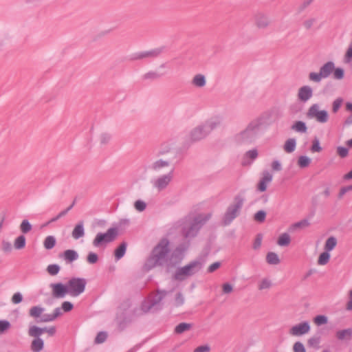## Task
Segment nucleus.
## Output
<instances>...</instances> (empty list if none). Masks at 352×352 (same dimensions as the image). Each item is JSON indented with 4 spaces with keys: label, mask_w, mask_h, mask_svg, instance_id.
<instances>
[{
    "label": "nucleus",
    "mask_w": 352,
    "mask_h": 352,
    "mask_svg": "<svg viewBox=\"0 0 352 352\" xmlns=\"http://www.w3.org/2000/svg\"><path fill=\"white\" fill-rule=\"evenodd\" d=\"M169 241L167 239H162L153 248L151 255L146 262V267L148 269L153 268L158 265L167 264L169 267H173L179 264L182 258V250L176 248L168 258V254L170 252Z\"/></svg>",
    "instance_id": "1"
},
{
    "label": "nucleus",
    "mask_w": 352,
    "mask_h": 352,
    "mask_svg": "<svg viewBox=\"0 0 352 352\" xmlns=\"http://www.w3.org/2000/svg\"><path fill=\"white\" fill-rule=\"evenodd\" d=\"M261 126L262 122L261 119L252 120L243 129L234 135V142L239 145L254 144L260 136Z\"/></svg>",
    "instance_id": "2"
},
{
    "label": "nucleus",
    "mask_w": 352,
    "mask_h": 352,
    "mask_svg": "<svg viewBox=\"0 0 352 352\" xmlns=\"http://www.w3.org/2000/svg\"><path fill=\"white\" fill-rule=\"evenodd\" d=\"M212 213L199 214L196 217H186L183 220L182 232L185 238L195 237L201 227L210 219Z\"/></svg>",
    "instance_id": "3"
},
{
    "label": "nucleus",
    "mask_w": 352,
    "mask_h": 352,
    "mask_svg": "<svg viewBox=\"0 0 352 352\" xmlns=\"http://www.w3.org/2000/svg\"><path fill=\"white\" fill-rule=\"evenodd\" d=\"M244 201V198L241 195H237L234 198L233 201L228 206L222 217V226H229L238 216H239Z\"/></svg>",
    "instance_id": "4"
},
{
    "label": "nucleus",
    "mask_w": 352,
    "mask_h": 352,
    "mask_svg": "<svg viewBox=\"0 0 352 352\" xmlns=\"http://www.w3.org/2000/svg\"><path fill=\"white\" fill-rule=\"evenodd\" d=\"M203 267L201 261L196 260L190 262L182 267L177 269L173 278L177 281H184L188 277H190L199 272Z\"/></svg>",
    "instance_id": "5"
},
{
    "label": "nucleus",
    "mask_w": 352,
    "mask_h": 352,
    "mask_svg": "<svg viewBox=\"0 0 352 352\" xmlns=\"http://www.w3.org/2000/svg\"><path fill=\"white\" fill-rule=\"evenodd\" d=\"M168 294L169 292L166 290H157L156 295L150 300L144 301L139 307L133 310V315L136 317H139L148 313L153 307L159 304Z\"/></svg>",
    "instance_id": "6"
},
{
    "label": "nucleus",
    "mask_w": 352,
    "mask_h": 352,
    "mask_svg": "<svg viewBox=\"0 0 352 352\" xmlns=\"http://www.w3.org/2000/svg\"><path fill=\"white\" fill-rule=\"evenodd\" d=\"M118 235V230L116 228H111L105 233L99 232L96 234L92 241L95 248L105 246L107 243L113 241Z\"/></svg>",
    "instance_id": "7"
},
{
    "label": "nucleus",
    "mask_w": 352,
    "mask_h": 352,
    "mask_svg": "<svg viewBox=\"0 0 352 352\" xmlns=\"http://www.w3.org/2000/svg\"><path fill=\"white\" fill-rule=\"evenodd\" d=\"M307 117L309 119L315 120L320 124L327 123L329 119V115L327 110L321 109L318 104H311L307 112Z\"/></svg>",
    "instance_id": "8"
},
{
    "label": "nucleus",
    "mask_w": 352,
    "mask_h": 352,
    "mask_svg": "<svg viewBox=\"0 0 352 352\" xmlns=\"http://www.w3.org/2000/svg\"><path fill=\"white\" fill-rule=\"evenodd\" d=\"M87 281L83 278H72L67 284L69 294L77 297L85 292Z\"/></svg>",
    "instance_id": "9"
},
{
    "label": "nucleus",
    "mask_w": 352,
    "mask_h": 352,
    "mask_svg": "<svg viewBox=\"0 0 352 352\" xmlns=\"http://www.w3.org/2000/svg\"><path fill=\"white\" fill-rule=\"evenodd\" d=\"M173 179V170H170L166 174L158 176L151 180L153 187L158 192L164 190L171 183Z\"/></svg>",
    "instance_id": "10"
},
{
    "label": "nucleus",
    "mask_w": 352,
    "mask_h": 352,
    "mask_svg": "<svg viewBox=\"0 0 352 352\" xmlns=\"http://www.w3.org/2000/svg\"><path fill=\"white\" fill-rule=\"evenodd\" d=\"M253 20L254 25L258 30H267L272 23L271 17L262 11L256 12L253 16Z\"/></svg>",
    "instance_id": "11"
},
{
    "label": "nucleus",
    "mask_w": 352,
    "mask_h": 352,
    "mask_svg": "<svg viewBox=\"0 0 352 352\" xmlns=\"http://www.w3.org/2000/svg\"><path fill=\"white\" fill-rule=\"evenodd\" d=\"M310 331L309 322L305 321L293 326L289 329V334L293 336H300L307 333Z\"/></svg>",
    "instance_id": "12"
},
{
    "label": "nucleus",
    "mask_w": 352,
    "mask_h": 352,
    "mask_svg": "<svg viewBox=\"0 0 352 352\" xmlns=\"http://www.w3.org/2000/svg\"><path fill=\"white\" fill-rule=\"evenodd\" d=\"M52 296L56 298H63L66 294H69L68 287L63 283H52L50 285Z\"/></svg>",
    "instance_id": "13"
},
{
    "label": "nucleus",
    "mask_w": 352,
    "mask_h": 352,
    "mask_svg": "<svg viewBox=\"0 0 352 352\" xmlns=\"http://www.w3.org/2000/svg\"><path fill=\"white\" fill-rule=\"evenodd\" d=\"M208 134L207 129H206L203 124L197 126L191 131L190 138L193 142H197L205 138Z\"/></svg>",
    "instance_id": "14"
},
{
    "label": "nucleus",
    "mask_w": 352,
    "mask_h": 352,
    "mask_svg": "<svg viewBox=\"0 0 352 352\" xmlns=\"http://www.w3.org/2000/svg\"><path fill=\"white\" fill-rule=\"evenodd\" d=\"M313 96V89L309 85L300 87L297 93V98L302 102H307Z\"/></svg>",
    "instance_id": "15"
},
{
    "label": "nucleus",
    "mask_w": 352,
    "mask_h": 352,
    "mask_svg": "<svg viewBox=\"0 0 352 352\" xmlns=\"http://www.w3.org/2000/svg\"><path fill=\"white\" fill-rule=\"evenodd\" d=\"M223 123V117L221 116L217 115L211 117L210 119L207 120L204 123V126L206 129H207L208 133H210L212 131L220 126Z\"/></svg>",
    "instance_id": "16"
},
{
    "label": "nucleus",
    "mask_w": 352,
    "mask_h": 352,
    "mask_svg": "<svg viewBox=\"0 0 352 352\" xmlns=\"http://www.w3.org/2000/svg\"><path fill=\"white\" fill-rule=\"evenodd\" d=\"M258 153L256 148H253L245 152L242 160L243 166H249L257 158Z\"/></svg>",
    "instance_id": "17"
},
{
    "label": "nucleus",
    "mask_w": 352,
    "mask_h": 352,
    "mask_svg": "<svg viewBox=\"0 0 352 352\" xmlns=\"http://www.w3.org/2000/svg\"><path fill=\"white\" fill-rule=\"evenodd\" d=\"M273 176L268 171L263 173L262 177L258 184L257 189L261 192H264L267 189V184L272 181Z\"/></svg>",
    "instance_id": "18"
},
{
    "label": "nucleus",
    "mask_w": 352,
    "mask_h": 352,
    "mask_svg": "<svg viewBox=\"0 0 352 352\" xmlns=\"http://www.w3.org/2000/svg\"><path fill=\"white\" fill-rule=\"evenodd\" d=\"M170 164L171 160H170L159 159L150 165V169L155 173H159L163 168L169 166Z\"/></svg>",
    "instance_id": "19"
},
{
    "label": "nucleus",
    "mask_w": 352,
    "mask_h": 352,
    "mask_svg": "<svg viewBox=\"0 0 352 352\" xmlns=\"http://www.w3.org/2000/svg\"><path fill=\"white\" fill-rule=\"evenodd\" d=\"M336 338L340 341L349 342L352 339V329L348 328L338 331Z\"/></svg>",
    "instance_id": "20"
},
{
    "label": "nucleus",
    "mask_w": 352,
    "mask_h": 352,
    "mask_svg": "<svg viewBox=\"0 0 352 352\" xmlns=\"http://www.w3.org/2000/svg\"><path fill=\"white\" fill-rule=\"evenodd\" d=\"M192 86L197 88H202L206 85V78L204 74H197L193 76L191 80Z\"/></svg>",
    "instance_id": "21"
},
{
    "label": "nucleus",
    "mask_w": 352,
    "mask_h": 352,
    "mask_svg": "<svg viewBox=\"0 0 352 352\" xmlns=\"http://www.w3.org/2000/svg\"><path fill=\"white\" fill-rule=\"evenodd\" d=\"M335 64L332 61L324 63L320 68V72L324 78H328L334 70Z\"/></svg>",
    "instance_id": "22"
},
{
    "label": "nucleus",
    "mask_w": 352,
    "mask_h": 352,
    "mask_svg": "<svg viewBox=\"0 0 352 352\" xmlns=\"http://www.w3.org/2000/svg\"><path fill=\"white\" fill-rule=\"evenodd\" d=\"M62 314L60 308L57 307L54 309L52 314H44L43 315L38 322H48L54 321L56 318Z\"/></svg>",
    "instance_id": "23"
},
{
    "label": "nucleus",
    "mask_w": 352,
    "mask_h": 352,
    "mask_svg": "<svg viewBox=\"0 0 352 352\" xmlns=\"http://www.w3.org/2000/svg\"><path fill=\"white\" fill-rule=\"evenodd\" d=\"M72 236L74 239H78L85 236V229H84L82 221L78 223L75 226V227L72 232Z\"/></svg>",
    "instance_id": "24"
},
{
    "label": "nucleus",
    "mask_w": 352,
    "mask_h": 352,
    "mask_svg": "<svg viewBox=\"0 0 352 352\" xmlns=\"http://www.w3.org/2000/svg\"><path fill=\"white\" fill-rule=\"evenodd\" d=\"M44 348V341L41 338H34L30 344L32 352H41Z\"/></svg>",
    "instance_id": "25"
},
{
    "label": "nucleus",
    "mask_w": 352,
    "mask_h": 352,
    "mask_svg": "<svg viewBox=\"0 0 352 352\" xmlns=\"http://www.w3.org/2000/svg\"><path fill=\"white\" fill-rule=\"evenodd\" d=\"M43 333H44V327L32 325L28 329V335L34 338H41L40 336Z\"/></svg>",
    "instance_id": "26"
},
{
    "label": "nucleus",
    "mask_w": 352,
    "mask_h": 352,
    "mask_svg": "<svg viewBox=\"0 0 352 352\" xmlns=\"http://www.w3.org/2000/svg\"><path fill=\"white\" fill-rule=\"evenodd\" d=\"M45 308L41 306H33L29 310V316L33 318H38L42 316Z\"/></svg>",
    "instance_id": "27"
},
{
    "label": "nucleus",
    "mask_w": 352,
    "mask_h": 352,
    "mask_svg": "<svg viewBox=\"0 0 352 352\" xmlns=\"http://www.w3.org/2000/svg\"><path fill=\"white\" fill-rule=\"evenodd\" d=\"M291 129L301 133H305L307 131V126L303 121H296L291 126Z\"/></svg>",
    "instance_id": "28"
},
{
    "label": "nucleus",
    "mask_w": 352,
    "mask_h": 352,
    "mask_svg": "<svg viewBox=\"0 0 352 352\" xmlns=\"http://www.w3.org/2000/svg\"><path fill=\"white\" fill-rule=\"evenodd\" d=\"M296 147V140L294 138H289L283 145L284 151L287 153L294 152Z\"/></svg>",
    "instance_id": "29"
},
{
    "label": "nucleus",
    "mask_w": 352,
    "mask_h": 352,
    "mask_svg": "<svg viewBox=\"0 0 352 352\" xmlns=\"http://www.w3.org/2000/svg\"><path fill=\"white\" fill-rule=\"evenodd\" d=\"M112 139V135L109 132H102L98 137V141L102 146L108 144Z\"/></svg>",
    "instance_id": "30"
},
{
    "label": "nucleus",
    "mask_w": 352,
    "mask_h": 352,
    "mask_svg": "<svg viewBox=\"0 0 352 352\" xmlns=\"http://www.w3.org/2000/svg\"><path fill=\"white\" fill-rule=\"evenodd\" d=\"M173 150V144L171 142H164L162 144L160 151L158 152L159 155H164L172 153Z\"/></svg>",
    "instance_id": "31"
},
{
    "label": "nucleus",
    "mask_w": 352,
    "mask_h": 352,
    "mask_svg": "<svg viewBox=\"0 0 352 352\" xmlns=\"http://www.w3.org/2000/svg\"><path fill=\"white\" fill-rule=\"evenodd\" d=\"M63 256L67 262L72 263L78 258V254L75 250H67L64 252Z\"/></svg>",
    "instance_id": "32"
},
{
    "label": "nucleus",
    "mask_w": 352,
    "mask_h": 352,
    "mask_svg": "<svg viewBox=\"0 0 352 352\" xmlns=\"http://www.w3.org/2000/svg\"><path fill=\"white\" fill-rule=\"evenodd\" d=\"M337 245V239L335 236L329 237L324 243V250L327 252L332 251Z\"/></svg>",
    "instance_id": "33"
},
{
    "label": "nucleus",
    "mask_w": 352,
    "mask_h": 352,
    "mask_svg": "<svg viewBox=\"0 0 352 352\" xmlns=\"http://www.w3.org/2000/svg\"><path fill=\"white\" fill-rule=\"evenodd\" d=\"M266 261L270 265H278L280 263L278 256L275 252H268L266 256Z\"/></svg>",
    "instance_id": "34"
},
{
    "label": "nucleus",
    "mask_w": 352,
    "mask_h": 352,
    "mask_svg": "<svg viewBox=\"0 0 352 352\" xmlns=\"http://www.w3.org/2000/svg\"><path fill=\"white\" fill-rule=\"evenodd\" d=\"M291 242L290 236L287 233L281 234L277 241L279 246H287Z\"/></svg>",
    "instance_id": "35"
},
{
    "label": "nucleus",
    "mask_w": 352,
    "mask_h": 352,
    "mask_svg": "<svg viewBox=\"0 0 352 352\" xmlns=\"http://www.w3.org/2000/svg\"><path fill=\"white\" fill-rule=\"evenodd\" d=\"M309 226L310 223L307 219H302L298 222L292 224L289 228V230L293 231L296 229H303L309 227Z\"/></svg>",
    "instance_id": "36"
},
{
    "label": "nucleus",
    "mask_w": 352,
    "mask_h": 352,
    "mask_svg": "<svg viewBox=\"0 0 352 352\" xmlns=\"http://www.w3.org/2000/svg\"><path fill=\"white\" fill-rule=\"evenodd\" d=\"M25 237L24 235H20L16 237L14 241V248L16 250L23 249L25 246Z\"/></svg>",
    "instance_id": "37"
},
{
    "label": "nucleus",
    "mask_w": 352,
    "mask_h": 352,
    "mask_svg": "<svg viewBox=\"0 0 352 352\" xmlns=\"http://www.w3.org/2000/svg\"><path fill=\"white\" fill-rule=\"evenodd\" d=\"M126 245H127L125 242H122L115 250V256L117 260H119L124 256L126 252Z\"/></svg>",
    "instance_id": "38"
},
{
    "label": "nucleus",
    "mask_w": 352,
    "mask_h": 352,
    "mask_svg": "<svg viewBox=\"0 0 352 352\" xmlns=\"http://www.w3.org/2000/svg\"><path fill=\"white\" fill-rule=\"evenodd\" d=\"M192 327V324L190 323L182 322L175 327V332L178 334H181L185 331L190 330Z\"/></svg>",
    "instance_id": "39"
},
{
    "label": "nucleus",
    "mask_w": 352,
    "mask_h": 352,
    "mask_svg": "<svg viewBox=\"0 0 352 352\" xmlns=\"http://www.w3.org/2000/svg\"><path fill=\"white\" fill-rule=\"evenodd\" d=\"M163 51V47L161 48H157L155 50H153L149 52H143L139 56V58H142L144 57L151 56V57H155L160 55Z\"/></svg>",
    "instance_id": "40"
},
{
    "label": "nucleus",
    "mask_w": 352,
    "mask_h": 352,
    "mask_svg": "<svg viewBox=\"0 0 352 352\" xmlns=\"http://www.w3.org/2000/svg\"><path fill=\"white\" fill-rule=\"evenodd\" d=\"M330 257L331 255L329 252L324 250V252L320 254L318 260V264L320 265H326L329 261Z\"/></svg>",
    "instance_id": "41"
},
{
    "label": "nucleus",
    "mask_w": 352,
    "mask_h": 352,
    "mask_svg": "<svg viewBox=\"0 0 352 352\" xmlns=\"http://www.w3.org/2000/svg\"><path fill=\"white\" fill-rule=\"evenodd\" d=\"M56 245V239L53 236H47L44 241H43V245L45 249L47 250H51Z\"/></svg>",
    "instance_id": "42"
},
{
    "label": "nucleus",
    "mask_w": 352,
    "mask_h": 352,
    "mask_svg": "<svg viewBox=\"0 0 352 352\" xmlns=\"http://www.w3.org/2000/svg\"><path fill=\"white\" fill-rule=\"evenodd\" d=\"M20 230L23 234H27L32 229V226L27 219H23L20 224Z\"/></svg>",
    "instance_id": "43"
},
{
    "label": "nucleus",
    "mask_w": 352,
    "mask_h": 352,
    "mask_svg": "<svg viewBox=\"0 0 352 352\" xmlns=\"http://www.w3.org/2000/svg\"><path fill=\"white\" fill-rule=\"evenodd\" d=\"M308 78L310 81L316 83H320L322 78H324L320 72L318 73L310 72Z\"/></svg>",
    "instance_id": "44"
},
{
    "label": "nucleus",
    "mask_w": 352,
    "mask_h": 352,
    "mask_svg": "<svg viewBox=\"0 0 352 352\" xmlns=\"http://www.w3.org/2000/svg\"><path fill=\"white\" fill-rule=\"evenodd\" d=\"M311 163V159L305 155L300 156L298 160V165L300 168H305L309 165Z\"/></svg>",
    "instance_id": "45"
},
{
    "label": "nucleus",
    "mask_w": 352,
    "mask_h": 352,
    "mask_svg": "<svg viewBox=\"0 0 352 352\" xmlns=\"http://www.w3.org/2000/svg\"><path fill=\"white\" fill-rule=\"evenodd\" d=\"M333 77L336 80H342L344 78V71L341 67H337L336 68L334 67V70L333 71Z\"/></svg>",
    "instance_id": "46"
},
{
    "label": "nucleus",
    "mask_w": 352,
    "mask_h": 352,
    "mask_svg": "<svg viewBox=\"0 0 352 352\" xmlns=\"http://www.w3.org/2000/svg\"><path fill=\"white\" fill-rule=\"evenodd\" d=\"M272 286V282L268 278H263L258 286L259 290L270 289Z\"/></svg>",
    "instance_id": "47"
},
{
    "label": "nucleus",
    "mask_w": 352,
    "mask_h": 352,
    "mask_svg": "<svg viewBox=\"0 0 352 352\" xmlns=\"http://www.w3.org/2000/svg\"><path fill=\"white\" fill-rule=\"evenodd\" d=\"M343 99L340 97L337 98L335 100H333L332 103V112L336 113L338 111L340 108L341 107L343 103Z\"/></svg>",
    "instance_id": "48"
},
{
    "label": "nucleus",
    "mask_w": 352,
    "mask_h": 352,
    "mask_svg": "<svg viewBox=\"0 0 352 352\" xmlns=\"http://www.w3.org/2000/svg\"><path fill=\"white\" fill-rule=\"evenodd\" d=\"M60 266L57 264L49 265L47 267V272L52 276H55L60 271Z\"/></svg>",
    "instance_id": "49"
},
{
    "label": "nucleus",
    "mask_w": 352,
    "mask_h": 352,
    "mask_svg": "<svg viewBox=\"0 0 352 352\" xmlns=\"http://www.w3.org/2000/svg\"><path fill=\"white\" fill-rule=\"evenodd\" d=\"M322 147L320 144V141L317 138H315L312 141V146L311 147V151L312 153H319L322 151Z\"/></svg>",
    "instance_id": "50"
},
{
    "label": "nucleus",
    "mask_w": 352,
    "mask_h": 352,
    "mask_svg": "<svg viewBox=\"0 0 352 352\" xmlns=\"http://www.w3.org/2000/svg\"><path fill=\"white\" fill-rule=\"evenodd\" d=\"M316 23V18H309L303 21L302 25L306 30H309L315 25Z\"/></svg>",
    "instance_id": "51"
},
{
    "label": "nucleus",
    "mask_w": 352,
    "mask_h": 352,
    "mask_svg": "<svg viewBox=\"0 0 352 352\" xmlns=\"http://www.w3.org/2000/svg\"><path fill=\"white\" fill-rule=\"evenodd\" d=\"M352 60V39L344 55V61L349 63Z\"/></svg>",
    "instance_id": "52"
},
{
    "label": "nucleus",
    "mask_w": 352,
    "mask_h": 352,
    "mask_svg": "<svg viewBox=\"0 0 352 352\" xmlns=\"http://www.w3.org/2000/svg\"><path fill=\"white\" fill-rule=\"evenodd\" d=\"M314 323L318 325H322L327 323V317L323 315H318L316 316L314 319Z\"/></svg>",
    "instance_id": "53"
},
{
    "label": "nucleus",
    "mask_w": 352,
    "mask_h": 352,
    "mask_svg": "<svg viewBox=\"0 0 352 352\" xmlns=\"http://www.w3.org/2000/svg\"><path fill=\"white\" fill-rule=\"evenodd\" d=\"M185 298L184 295L181 292L177 293L175 298V306L180 307L184 304Z\"/></svg>",
    "instance_id": "54"
},
{
    "label": "nucleus",
    "mask_w": 352,
    "mask_h": 352,
    "mask_svg": "<svg viewBox=\"0 0 352 352\" xmlns=\"http://www.w3.org/2000/svg\"><path fill=\"white\" fill-rule=\"evenodd\" d=\"M11 327V324L8 320H0V333H3Z\"/></svg>",
    "instance_id": "55"
},
{
    "label": "nucleus",
    "mask_w": 352,
    "mask_h": 352,
    "mask_svg": "<svg viewBox=\"0 0 352 352\" xmlns=\"http://www.w3.org/2000/svg\"><path fill=\"white\" fill-rule=\"evenodd\" d=\"M266 217V212L264 210H259L254 214V219L257 222H263Z\"/></svg>",
    "instance_id": "56"
},
{
    "label": "nucleus",
    "mask_w": 352,
    "mask_h": 352,
    "mask_svg": "<svg viewBox=\"0 0 352 352\" xmlns=\"http://www.w3.org/2000/svg\"><path fill=\"white\" fill-rule=\"evenodd\" d=\"M98 256L97 255V254L92 252H89V254H87V261L88 263L95 264L98 262Z\"/></svg>",
    "instance_id": "57"
},
{
    "label": "nucleus",
    "mask_w": 352,
    "mask_h": 352,
    "mask_svg": "<svg viewBox=\"0 0 352 352\" xmlns=\"http://www.w3.org/2000/svg\"><path fill=\"white\" fill-rule=\"evenodd\" d=\"M107 338V334L104 331H100L99 332L96 338H95V342L96 344H101L103 343Z\"/></svg>",
    "instance_id": "58"
},
{
    "label": "nucleus",
    "mask_w": 352,
    "mask_h": 352,
    "mask_svg": "<svg viewBox=\"0 0 352 352\" xmlns=\"http://www.w3.org/2000/svg\"><path fill=\"white\" fill-rule=\"evenodd\" d=\"M1 250L5 253H10L12 250V245L10 242L7 241H2L1 242Z\"/></svg>",
    "instance_id": "59"
},
{
    "label": "nucleus",
    "mask_w": 352,
    "mask_h": 352,
    "mask_svg": "<svg viewBox=\"0 0 352 352\" xmlns=\"http://www.w3.org/2000/svg\"><path fill=\"white\" fill-rule=\"evenodd\" d=\"M134 207L136 210H138L139 212H142L146 209V204L142 200H137L134 203Z\"/></svg>",
    "instance_id": "60"
},
{
    "label": "nucleus",
    "mask_w": 352,
    "mask_h": 352,
    "mask_svg": "<svg viewBox=\"0 0 352 352\" xmlns=\"http://www.w3.org/2000/svg\"><path fill=\"white\" fill-rule=\"evenodd\" d=\"M23 300V295L20 292H16L13 294L11 301L13 304L16 305L21 302Z\"/></svg>",
    "instance_id": "61"
},
{
    "label": "nucleus",
    "mask_w": 352,
    "mask_h": 352,
    "mask_svg": "<svg viewBox=\"0 0 352 352\" xmlns=\"http://www.w3.org/2000/svg\"><path fill=\"white\" fill-rule=\"evenodd\" d=\"M294 352H306L305 346L300 342H296L293 346Z\"/></svg>",
    "instance_id": "62"
},
{
    "label": "nucleus",
    "mask_w": 352,
    "mask_h": 352,
    "mask_svg": "<svg viewBox=\"0 0 352 352\" xmlns=\"http://www.w3.org/2000/svg\"><path fill=\"white\" fill-rule=\"evenodd\" d=\"M222 292L224 294H229L233 292V286L230 283H226L222 285Z\"/></svg>",
    "instance_id": "63"
},
{
    "label": "nucleus",
    "mask_w": 352,
    "mask_h": 352,
    "mask_svg": "<svg viewBox=\"0 0 352 352\" xmlns=\"http://www.w3.org/2000/svg\"><path fill=\"white\" fill-rule=\"evenodd\" d=\"M337 153L341 157H345L348 155L349 151L346 148L343 146H338L337 148Z\"/></svg>",
    "instance_id": "64"
}]
</instances>
